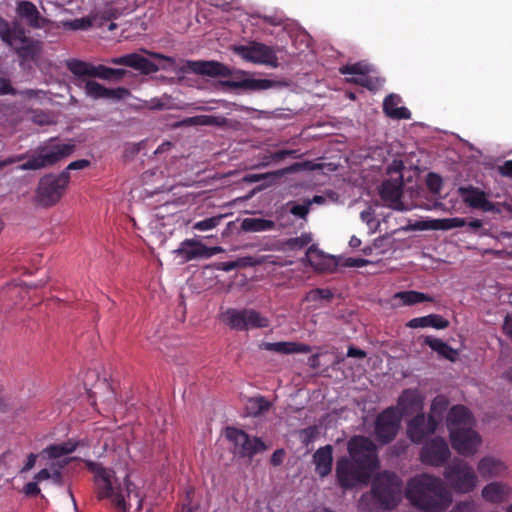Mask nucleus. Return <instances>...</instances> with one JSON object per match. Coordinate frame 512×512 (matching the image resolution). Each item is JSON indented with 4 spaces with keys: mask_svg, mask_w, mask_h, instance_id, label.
<instances>
[{
    "mask_svg": "<svg viewBox=\"0 0 512 512\" xmlns=\"http://www.w3.org/2000/svg\"><path fill=\"white\" fill-rule=\"evenodd\" d=\"M53 21L42 15L38 7L29 0L15 2V17L9 22V39L5 45L14 50L23 61L35 60L42 52L43 43L27 35L31 30H49Z\"/></svg>",
    "mask_w": 512,
    "mask_h": 512,
    "instance_id": "f257e3e1",
    "label": "nucleus"
},
{
    "mask_svg": "<svg viewBox=\"0 0 512 512\" xmlns=\"http://www.w3.org/2000/svg\"><path fill=\"white\" fill-rule=\"evenodd\" d=\"M406 498L425 512H443L452 503V495L442 480L429 474L416 475L409 480Z\"/></svg>",
    "mask_w": 512,
    "mask_h": 512,
    "instance_id": "f03ea898",
    "label": "nucleus"
},
{
    "mask_svg": "<svg viewBox=\"0 0 512 512\" xmlns=\"http://www.w3.org/2000/svg\"><path fill=\"white\" fill-rule=\"evenodd\" d=\"M403 481L391 471L377 473L371 481L369 492L362 494L359 508L365 512L375 509L392 510L402 499Z\"/></svg>",
    "mask_w": 512,
    "mask_h": 512,
    "instance_id": "7ed1b4c3",
    "label": "nucleus"
},
{
    "mask_svg": "<svg viewBox=\"0 0 512 512\" xmlns=\"http://www.w3.org/2000/svg\"><path fill=\"white\" fill-rule=\"evenodd\" d=\"M84 463L88 471L94 474L97 499H111L118 512H127L129 505L126 502V497H129L135 489L129 476L125 477L122 485L117 483L114 470L105 468L100 463L91 460H85Z\"/></svg>",
    "mask_w": 512,
    "mask_h": 512,
    "instance_id": "20e7f679",
    "label": "nucleus"
},
{
    "mask_svg": "<svg viewBox=\"0 0 512 512\" xmlns=\"http://www.w3.org/2000/svg\"><path fill=\"white\" fill-rule=\"evenodd\" d=\"M70 183V173H49L42 176L34 193V203L38 207L50 208L60 202Z\"/></svg>",
    "mask_w": 512,
    "mask_h": 512,
    "instance_id": "39448f33",
    "label": "nucleus"
},
{
    "mask_svg": "<svg viewBox=\"0 0 512 512\" xmlns=\"http://www.w3.org/2000/svg\"><path fill=\"white\" fill-rule=\"evenodd\" d=\"M75 145L71 143H62L50 140L43 146H39L36 153L29 157V159L18 166V169L39 170L47 167L54 166L61 160L69 157L75 151Z\"/></svg>",
    "mask_w": 512,
    "mask_h": 512,
    "instance_id": "423d86ee",
    "label": "nucleus"
},
{
    "mask_svg": "<svg viewBox=\"0 0 512 512\" xmlns=\"http://www.w3.org/2000/svg\"><path fill=\"white\" fill-rule=\"evenodd\" d=\"M444 478L456 493H469L477 485V475L474 469L462 459H454L445 467Z\"/></svg>",
    "mask_w": 512,
    "mask_h": 512,
    "instance_id": "0eeeda50",
    "label": "nucleus"
},
{
    "mask_svg": "<svg viewBox=\"0 0 512 512\" xmlns=\"http://www.w3.org/2000/svg\"><path fill=\"white\" fill-rule=\"evenodd\" d=\"M222 320L231 329L237 331L267 328L270 325V321L267 317L249 308H229L223 313Z\"/></svg>",
    "mask_w": 512,
    "mask_h": 512,
    "instance_id": "6e6552de",
    "label": "nucleus"
},
{
    "mask_svg": "<svg viewBox=\"0 0 512 512\" xmlns=\"http://www.w3.org/2000/svg\"><path fill=\"white\" fill-rule=\"evenodd\" d=\"M350 460L372 473L379 467L376 445L365 436H354L347 444Z\"/></svg>",
    "mask_w": 512,
    "mask_h": 512,
    "instance_id": "1a4fd4ad",
    "label": "nucleus"
},
{
    "mask_svg": "<svg viewBox=\"0 0 512 512\" xmlns=\"http://www.w3.org/2000/svg\"><path fill=\"white\" fill-rule=\"evenodd\" d=\"M67 69L77 77H94L103 80L119 81L123 79L128 71L123 68H110L105 65H93L89 62L70 59L66 62Z\"/></svg>",
    "mask_w": 512,
    "mask_h": 512,
    "instance_id": "9d476101",
    "label": "nucleus"
},
{
    "mask_svg": "<svg viewBox=\"0 0 512 512\" xmlns=\"http://www.w3.org/2000/svg\"><path fill=\"white\" fill-rule=\"evenodd\" d=\"M335 473L338 485L344 490L367 484L372 474L345 456L337 460Z\"/></svg>",
    "mask_w": 512,
    "mask_h": 512,
    "instance_id": "9b49d317",
    "label": "nucleus"
},
{
    "mask_svg": "<svg viewBox=\"0 0 512 512\" xmlns=\"http://www.w3.org/2000/svg\"><path fill=\"white\" fill-rule=\"evenodd\" d=\"M235 54L247 62L277 68L279 65L276 50L264 43L252 41L248 45L233 47Z\"/></svg>",
    "mask_w": 512,
    "mask_h": 512,
    "instance_id": "f8f14e48",
    "label": "nucleus"
},
{
    "mask_svg": "<svg viewBox=\"0 0 512 512\" xmlns=\"http://www.w3.org/2000/svg\"><path fill=\"white\" fill-rule=\"evenodd\" d=\"M401 423L395 407H388L378 414L374 425V434L376 440L381 444H389L398 434Z\"/></svg>",
    "mask_w": 512,
    "mask_h": 512,
    "instance_id": "ddd939ff",
    "label": "nucleus"
},
{
    "mask_svg": "<svg viewBox=\"0 0 512 512\" xmlns=\"http://www.w3.org/2000/svg\"><path fill=\"white\" fill-rule=\"evenodd\" d=\"M225 436L234 444L235 453L241 457L251 459L257 453L267 449L266 444L260 438H250L245 431L235 427H227Z\"/></svg>",
    "mask_w": 512,
    "mask_h": 512,
    "instance_id": "4468645a",
    "label": "nucleus"
},
{
    "mask_svg": "<svg viewBox=\"0 0 512 512\" xmlns=\"http://www.w3.org/2000/svg\"><path fill=\"white\" fill-rule=\"evenodd\" d=\"M419 456L424 465L441 467L448 461L451 452L444 438L434 437L424 443Z\"/></svg>",
    "mask_w": 512,
    "mask_h": 512,
    "instance_id": "2eb2a0df",
    "label": "nucleus"
},
{
    "mask_svg": "<svg viewBox=\"0 0 512 512\" xmlns=\"http://www.w3.org/2000/svg\"><path fill=\"white\" fill-rule=\"evenodd\" d=\"M449 436L452 448L463 456L475 454L481 443L480 435L471 427L451 428Z\"/></svg>",
    "mask_w": 512,
    "mask_h": 512,
    "instance_id": "dca6fc26",
    "label": "nucleus"
},
{
    "mask_svg": "<svg viewBox=\"0 0 512 512\" xmlns=\"http://www.w3.org/2000/svg\"><path fill=\"white\" fill-rule=\"evenodd\" d=\"M223 252L220 246L207 247L200 240L185 239L174 250V253L182 259L183 262H189L195 259H208L218 253Z\"/></svg>",
    "mask_w": 512,
    "mask_h": 512,
    "instance_id": "f3484780",
    "label": "nucleus"
},
{
    "mask_svg": "<svg viewBox=\"0 0 512 512\" xmlns=\"http://www.w3.org/2000/svg\"><path fill=\"white\" fill-rule=\"evenodd\" d=\"M437 427L438 420L433 415L426 417L424 413H418L407 423V436L413 443L420 444Z\"/></svg>",
    "mask_w": 512,
    "mask_h": 512,
    "instance_id": "a211bd4d",
    "label": "nucleus"
},
{
    "mask_svg": "<svg viewBox=\"0 0 512 512\" xmlns=\"http://www.w3.org/2000/svg\"><path fill=\"white\" fill-rule=\"evenodd\" d=\"M459 195L463 201L473 209H481L484 212H500L496 203L489 201L486 198L484 191L473 186L459 187Z\"/></svg>",
    "mask_w": 512,
    "mask_h": 512,
    "instance_id": "6ab92c4d",
    "label": "nucleus"
},
{
    "mask_svg": "<svg viewBox=\"0 0 512 512\" xmlns=\"http://www.w3.org/2000/svg\"><path fill=\"white\" fill-rule=\"evenodd\" d=\"M107 62L112 65L133 68L144 75H149L158 71V66L153 61L138 53H129L118 57H112L107 60Z\"/></svg>",
    "mask_w": 512,
    "mask_h": 512,
    "instance_id": "aec40b11",
    "label": "nucleus"
},
{
    "mask_svg": "<svg viewBox=\"0 0 512 512\" xmlns=\"http://www.w3.org/2000/svg\"><path fill=\"white\" fill-rule=\"evenodd\" d=\"M186 67L190 72L210 77H229L230 69L218 61H187Z\"/></svg>",
    "mask_w": 512,
    "mask_h": 512,
    "instance_id": "412c9836",
    "label": "nucleus"
},
{
    "mask_svg": "<svg viewBox=\"0 0 512 512\" xmlns=\"http://www.w3.org/2000/svg\"><path fill=\"white\" fill-rule=\"evenodd\" d=\"M313 464L315 465V473L324 479L327 477L333 467V447L332 445H325L318 448L312 457Z\"/></svg>",
    "mask_w": 512,
    "mask_h": 512,
    "instance_id": "4be33fe9",
    "label": "nucleus"
},
{
    "mask_svg": "<svg viewBox=\"0 0 512 512\" xmlns=\"http://www.w3.org/2000/svg\"><path fill=\"white\" fill-rule=\"evenodd\" d=\"M398 408L400 410L399 415H411L423 408V398L417 390L405 389L399 399Z\"/></svg>",
    "mask_w": 512,
    "mask_h": 512,
    "instance_id": "5701e85b",
    "label": "nucleus"
},
{
    "mask_svg": "<svg viewBox=\"0 0 512 512\" xmlns=\"http://www.w3.org/2000/svg\"><path fill=\"white\" fill-rule=\"evenodd\" d=\"M477 470L482 478L491 479L502 476L506 471V465L493 456H485L478 462Z\"/></svg>",
    "mask_w": 512,
    "mask_h": 512,
    "instance_id": "b1692460",
    "label": "nucleus"
},
{
    "mask_svg": "<svg viewBox=\"0 0 512 512\" xmlns=\"http://www.w3.org/2000/svg\"><path fill=\"white\" fill-rule=\"evenodd\" d=\"M472 423L473 417L465 406L455 405L449 410L446 420L449 431L451 428L471 427Z\"/></svg>",
    "mask_w": 512,
    "mask_h": 512,
    "instance_id": "393cba45",
    "label": "nucleus"
},
{
    "mask_svg": "<svg viewBox=\"0 0 512 512\" xmlns=\"http://www.w3.org/2000/svg\"><path fill=\"white\" fill-rule=\"evenodd\" d=\"M224 84L233 89H245L250 91H261L278 87L280 82L270 79H243L240 81H225Z\"/></svg>",
    "mask_w": 512,
    "mask_h": 512,
    "instance_id": "a878e982",
    "label": "nucleus"
},
{
    "mask_svg": "<svg viewBox=\"0 0 512 512\" xmlns=\"http://www.w3.org/2000/svg\"><path fill=\"white\" fill-rule=\"evenodd\" d=\"M402 193V185L392 180L384 181L379 191L381 199L397 209L402 205Z\"/></svg>",
    "mask_w": 512,
    "mask_h": 512,
    "instance_id": "bb28decb",
    "label": "nucleus"
},
{
    "mask_svg": "<svg viewBox=\"0 0 512 512\" xmlns=\"http://www.w3.org/2000/svg\"><path fill=\"white\" fill-rule=\"evenodd\" d=\"M261 349L276 352L279 354H293V353H308L310 346L297 342H263L260 345Z\"/></svg>",
    "mask_w": 512,
    "mask_h": 512,
    "instance_id": "cd10ccee",
    "label": "nucleus"
},
{
    "mask_svg": "<svg viewBox=\"0 0 512 512\" xmlns=\"http://www.w3.org/2000/svg\"><path fill=\"white\" fill-rule=\"evenodd\" d=\"M401 99L398 95L389 94L383 101L384 113L392 119H410L411 112L408 108L401 106L399 107Z\"/></svg>",
    "mask_w": 512,
    "mask_h": 512,
    "instance_id": "c85d7f7f",
    "label": "nucleus"
},
{
    "mask_svg": "<svg viewBox=\"0 0 512 512\" xmlns=\"http://www.w3.org/2000/svg\"><path fill=\"white\" fill-rule=\"evenodd\" d=\"M409 328L433 327L436 329H445L449 326V321L438 314H429L423 317H416L407 322Z\"/></svg>",
    "mask_w": 512,
    "mask_h": 512,
    "instance_id": "c756f323",
    "label": "nucleus"
},
{
    "mask_svg": "<svg viewBox=\"0 0 512 512\" xmlns=\"http://www.w3.org/2000/svg\"><path fill=\"white\" fill-rule=\"evenodd\" d=\"M424 343L433 351L437 352L441 357L454 362L458 357V352L441 339L427 336Z\"/></svg>",
    "mask_w": 512,
    "mask_h": 512,
    "instance_id": "7c9ffc66",
    "label": "nucleus"
},
{
    "mask_svg": "<svg viewBox=\"0 0 512 512\" xmlns=\"http://www.w3.org/2000/svg\"><path fill=\"white\" fill-rule=\"evenodd\" d=\"M76 448L77 443L72 440H68L63 443L51 444L47 446L43 450V453L46 454L50 459H56L74 452Z\"/></svg>",
    "mask_w": 512,
    "mask_h": 512,
    "instance_id": "2f4dec72",
    "label": "nucleus"
},
{
    "mask_svg": "<svg viewBox=\"0 0 512 512\" xmlns=\"http://www.w3.org/2000/svg\"><path fill=\"white\" fill-rule=\"evenodd\" d=\"M274 228V221L263 218H245L241 223V229L246 232H262Z\"/></svg>",
    "mask_w": 512,
    "mask_h": 512,
    "instance_id": "473e14b6",
    "label": "nucleus"
},
{
    "mask_svg": "<svg viewBox=\"0 0 512 512\" xmlns=\"http://www.w3.org/2000/svg\"><path fill=\"white\" fill-rule=\"evenodd\" d=\"M505 494L506 486L498 482L489 483L482 489V497L493 503L501 502Z\"/></svg>",
    "mask_w": 512,
    "mask_h": 512,
    "instance_id": "72a5a7b5",
    "label": "nucleus"
},
{
    "mask_svg": "<svg viewBox=\"0 0 512 512\" xmlns=\"http://www.w3.org/2000/svg\"><path fill=\"white\" fill-rule=\"evenodd\" d=\"M395 298L400 299L404 305L408 306L433 301L431 296L414 290L398 292L395 294Z\"/></svg>",
    "mask_w": 512,
    "mask_h": 512,
    "instance_id": "f704fd0d",
    "label": "nucleus"
},
{
    "mask_svg": "<svg viewBox=\"0 0 512 512\" xmlns=\"http://www.w3.org/2000/svg\"><path fill=\"white\" fill-rule=\"evenodd\" d=\"M185 122L191 125L223 126L226 124L227 119L223 116L197 115L187 118Z\"/></svg>",
    "mask_w": 512,
    "mask_h": 512,
    "instance_id": "c9c22d12",
    "label": "nucleus"
},
{
    "mask_svg": "<svg viewBox=\"0 0 512 512\" xmlns=\"http://www.w3.org/2000/svg\"><path fill=\"white\" fill-rule=\"evenodd\" d=\"M319 169H321L320 164H316L312 161L306 160L303 162H295V163L291 164L290 166L277 171L276 174L278 176H281V175L296 173V172H300V171H314V170H319Z\"/></svg>",
    "mask_w": 512,
    "mask_h": 512,
    "instance_id": "e433bc0d",
    "label": "nucleus"
},
{
    "mask_svg": "<svg viewBox=\"0 0 512 512\" xmlns=\"http://www.w3.org/2000/svg\"><path fill=\"white\" fill-rule=\"evenodd\" d=\"M271 404L263 396L250 398L248 401V410L251 415H262L269 410Z\"/></svg>",
    "mask_w": 512,
    "mask_h": 512,
    "instance_id": "4c0bfd02",
    "label": "nucleus"
},
{
    "mask_svg": "<svg viewBox=\"0 0 512 512\" xmlns=\"http://www.w3.org/2000/svg\"><path fill=\"white\" fill-rule=\"evenodd\" d=\"M84 92L93 99H104L106 87L96 82L95 80H84Z\"/></svg>",
    "mask_w": 512,
    "mask_h": 512,
    "instance_id": "58836bf2",
    "label": "nucleus"
},
{
    "mask_svg": "<svg viewBox=\"0 0 512 512\" xmlns=\"http://www.w3.org/2000/svg\"><path fill=\"white\" fill-rule=\"evenodd\" d=\"M448 405L449 401L444 395H437L431 403L429 415H433L439 423L447 410Z\"/></svg>",
    "mask_w": 512,
    "mask_h": 512,
    "instance_id": "ea45409f",
    "label": "nucleus"
},
{
    "mask_svg": "<svg viewBox=\"0 0 512 512\" xmlns=\"http://www.w3.org/2000/svg\"><path fill=\"white\" fill-rule=\"evenodd\" d=\"M287 206L289 207V212L304 221H307L308 214L310 212L309 203L303 199L302 203H296L294 201H290L287 203Z\"/></svg>",
    "mask_w": 512,
    "mask_h": 512,
    "instance_id": "a19ab883",
    "label": "nucleus"
},
{
    "mask_svg": "<svg viewBox=\"0 0 512 512\" xmlns=\"http://www.w3.org/2000/svg\"><path fill=\"white\" fill-rule=\"evenodd\" d=\"M224 215H216L203 220L197 221L192 228L198 231H208L217 227L223 220Z\"/></svg>",
    "mask_w": 512,
    "mask_h": 512,
    "instance_id": "79ce46f5",
    "label": "nucleus"
},
{
    "mask_svg": "<svg viewBox=\"0 0 512 512\" xmlns=\"http://www.w3.org/2000/svg\"><path fill=\"white\" fill-rule=\"evenodd\" d=\"M92 22L89 18H77L73 20H67L62 22V27L66 30H86L91 27Z\"/></svg>",
    "mask_w": 512,
    "mask_h": 512,
    "instance_id": "37998d69",
    "label": "nucleus"
},
{
    "mask_svg": "<svg viewBox=\"0 0 512 512\" xmlns=\"http://www.w3.org/2000/svg\"><path fill=\"white\" fill-rule=\"evenodd\" d=\"M312 241V235L310 233H302L298 237L290 238L286 241V245L291 250L302 249Z\"/></svg>",
    "mask_w": 512,
    "mask_h": 512,
    "instance_id": "c03bdc74",
    "label": "nucleus"
},
{
    "mask_svg": "<svg viewBox=\"0 0 512 512\" xmlns=\"http://www.w3.org/2000/svg\"><path fill=\"white\" fill-rule=\"evenodd\" d=\"M342 75H358L359 77L368 73V68L362 63L344 65L339 69Z\"/></svg>",
    "mask_w": 512,
    "mask_h": 512,
    "instance_id": "a18cd8bd",
    "label": "nucleus"
},
{
    "mask_svg": "<svg viewBox=\"0 0 512 512\" xmlns=\"http://www.w3.org/2000/svg\"><path fill=\"white\" fill-rule=\"evenodd\" d=\"M131 95L129 89L125 87L107 88L104 99L123 100Z\"/></svg>",
    "mask_w": 512,
    "mask_h": 512,
    "instance_id": "49530a36",
    "label": "nucleus"
},
{
    "mask_svg": "<svg viewBox=\"0 0 512 512\" xmlns=\"http://www.w3.org/2000/svg\"><path fill=\"white\" fill-rule=\"evenodd\" d=\"M426 185L430 192L438 194L443 185L441 176L434 172L428 173L426 177Z\"/></svg>",
    "mask_w": 512,
    "mask_h": 512,
    "instance_id": "de8ad7c7",
    "label": "nucleus"
},
{
    "mask_svg": "<svg viewBox=\"0 0 512 512\" xmlns=\"http://www.w3.org/2000/svg\"><path fill=\"white\" fill-rule=\"evenodd\" d=\"M333 298V293L329 289L316 288L311 290L307 299L311 301L317 300H331Z\"/></svg>",
    "mask_w": 512,
    "mask_h": 512,
    "instance_id": "09e8293b",
    "label": "nucleus"
},
{
    "mask_svg": "<svg viewBox=\"0 0 512 512\" xmlns=\"http://www.w3.org/2000/svg\"><path fill=\"white\" fill-rule=\"evenodd\" d=\"M347 81L350 83L358 84L369 90H374L376 88L375 81L373 80V78L367 76L366 74L361 77L347 78Z\"/></svg>",
    "mask_w": 512,
    "mask_h": 512,
    "instance_id": "8fccbe9b",
    "label": "nucleus"
},
{
    "mask_svg": "<svg viewBox=\"0 0 512 512\" xmlns=\"http://www.w3.org/2000/svg\"><path fill=\"white\" fill-rule=\"evenodd\" d=\"M451 512H478V509L473 501H463L456 504Z\"/></svg>",
    "mask_w": 512,
    "mask_h": 512,
    "instance_id": "3c124183",
    "label": "nucleus"
},
{
    "mask_svg": "<svg viewBox=\"0 0 512 512\" xmlns=\"http://www.w3.org/2000/svg\"><path fill=\"white\" fill-rule=\"evenodd\" d=\"M466 224L465 220L462 218H448L441 220V228L442 229H452L457 227H463Z\"/></svg>",
    "mask_w": 512,
    "mask_h": 512,
    "instance_id": "603ef678",
    "label": "nucleus"
},
{
    "mask_svg": "<svg viewBox=\"0 0 512 512\" xmlns=\"http://www.w3.org/2000/svg\"><path fill=\"white\" fill-rule=\"evenodd\" d=\"M285 153H286V149H283V150H278V151L272 152L269 155L264 156L265 163H263V166H266V165L270 164L271 162L282 161L283 159L286 158Z\"/></svg>",
    "mask_w": 512,
    "mask_h": 512,
    "instance_id": "864d4df0",
    "label": "nucleus"
},
{
    "mask_svg": "<svg viewBox=\"0 0 512 512\" xmlns=\"http://www.w3.org/2000/svg\"><path fill=\"white\" fill-rule=\"evenodd\" d=\"M17 91L11 85L9 79L1 77L0 78V95H16Z\"/></svg>",
    "mask_w": 512,
    "mask_h": 512,
    "instance_id": "5fc2aeb1",
    "label": "nucleus"
},
{
    "mask_svg": "<svg viewBox=\"0 0 512 512\" xmlns=\"http://www.w3.org/2000/svg\"><path fill=\"white\" fill-rule=\"evenodd\" d=\"M23 493L28 497H34V496H37L38 494H40V488L38 486V482L35 480V481L28 482L27 484H25L23 487Z\"/></svg>",
    "mask_w": 512,
    "mask_h": 512,
    "instance_id": "6e6d98bb",
    "label": "nucleus"
},
{
    "mask_svg": "<svg viewBox=\"0 0 512 512\" xmlns=\"http://www.w3.org/2000/svg\"><path fill=\"white\" fill-rule=\"evenodd\" d=\"M306 257L311 265H316V259L322 257V252L316 247V245H311L307 249Z\"/></svg>",
    "mask_w": 512,
    "mask_h": 512,
    "instance_id": "4d7b16f0",
    "label": "nucleus"
},
{
    "mask_svg": "<svg viewBox=\"0 0 512 512\" xmlns=\"http://www.w3.org/2000/svg\"><path fill=\"white\" fill-rule=\"evenodd\" d=\"M370 263L369 260L367 259H364V258H353V257H349L345 260L344 262V266L346 267H364L366 265H368Z\"/></svg>",
    "mask_w": 512,
    "mask_h": 512,
    "instance_id": "13d9d810",
    "label": "nucleus"
},
{
    "mask_svg": "<svg viewBox=\"0 0 512 512\" xmlns=\"http://www.w3.org/2000/svg\"><path fill=\"white\" fill-rule=\"evenodd\" d=\"M89 165H90V161L89 160L79 159V160L71 162L66 167V169L64 171H67L69 173V171H71V170H82V169H85V168L89 167Z\"/></svg>",
    "mask_w": 512,
    "mask_h": 512,
    "instance_id": "bf43d9fd",
    "label": "nucleus"
},
{
    "mask_svg": "<svg viewBox=\"0 0 512 512\" xmlns=\"http://www.w3.org/2000/svg\"><path fill=\"white\" fill-rule=\"evenodd\" d=\"M500 175L512 179V160L505 161L497 168Z\"/></svg>",
    "mask_w": 512,
    "mask_h": 512,
    "instance_id": "052dcab7",
    "label": "nucleus"
},
{
    "mask_svg": "<svg viewBox=\"0 0 512 512\" xmlns=\"http://www.w3.org/2000/svg\"><path fill=\"white\" fill-rule=\"evenodd\" d=\"M0 39L5 44L9 39L8 20L0 15Z\"/></svg>",
    "mask_w": 512,
    "mask_h": 512,
    "instance_id": "680f3d73",
    "label": "nucleus"
},
{
    "mask_svg": "<svg viewBox=\"0 0 512 512\" xmlns=\"http://www.w3.org/2000/svg\"><path fill=\"white\" fill-rule=\"evenodd\" d=\"M271 175H277V174H276V172L275 173H266V174H248V175L244 176L243 180L248 183H255V182L261 181L263 179H266Z\"/></svg>",
    "mask_w": 512,
    "mask_h": 512,
    "instance_id": "e2e57ef3",
    "label": "nucleus"
},
{
    "mask_svg": "<svg viewBox=\"0 0 512 512\" xmlns=\"http://www.w3.org/2000/svg\"><path fill=\"white\" fill-rule=\"evenodd\" d=\"M37 457H38L37 454L30 453L27 457V461H26L25 465L21 468L20 472L25 473V472H28L29 470H31L35 466Z\"/></svg>",
    "mask_w": 512,
    "mask_h": 512,
    "instance_id": "0e129e2a",
    "label": "nucleus"
},
{
    "mask_svg": "<svg viewBox=\"0 0 512 512\" xmlns=\"http://www.w3.org/2000/svg\"><path fill=\"white\" fill-rule=\"evenodd\" d=\"M366 352L362 349L356 348L354 346H349L347 350V356L353 358H365Z\"/></svg>",
    "mask_w": 512,
    "mask_h": 512,
    "instance_id": "69168bd1",
    "label": "nucleus"
},
{
    "mask_svg": "<svg viewBox=\"0 0 512 512\" xmlns=\"http://www.w3.org/2000/svg\"><path fill=\"white\" fill-rule=\"evenodd\" d=\"M264 22L272 25V26H280L283 24L282 18L276 16V15H263L261 16Z\"/></svg>",
    "mask_w": 512,
    "mask_h": 512,
    "instance_id": "338daca9",
    "label": "nucleus"
},
{
    "mask_svg": "<svg viewBox=\"0 0 512 512\" xmlns=\"http://www.w3.org/2000/svg\"><path fill=\"white\" fill-rule=\"evenodd\" d=\"M503 332L506 336L512 339V316L507 315L503 323Z\"/></svg>",
    "mask_w": 512,
    "mask_h": 512,
    "instance_id": "774afa93",
    "label": "nucleus"
}]
</instances>
